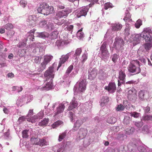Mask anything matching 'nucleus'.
Masks as SVG:
<instances>
[{
	"mask_svg": "<svg viewBox=\"0 0 152 152\" xmlns=\"http://www.w3.org/2000/svg\"><path fill=\"white\" fill-rule=\"evenodd\" d=\"M44 75L46 79L44 81L45 84L39 86L38 89L41 91H48L53 87V81L54 76V68L52 66L49 67L45 72Z\"/></svg>",
	"mask_w": 152,
	"mask_h": 152,
	"instance_id": "f257e3e1",
	"label": "nucleus"
},
{
	"mask_svg": "<svg viewBox=\"0 0 152 152\" xmlns=\"http://www.w3.org/2000/svg\"><path fill=\"white\" fill-rule=\"evenodd\" d=\"M86 80L85 79L79 83L77 82L73 89L74 96L77 98V95L78 96L80 93L85 91L86 88Z\"/></svg>",
	"mask_w": 152,
	"mask_h": 152,
	"instance_id": "f03ea898",
	"label": "nucleus"
},
{
	"mask_svg": "<svg viewBox=\"0 0 152 152\" xmlns=\"http://www.w3.org/2000/svg\"><path fill=\"white\" fill-rule=\"evenodd\" d=\"M128 71L133 75L138 74L141 72L140 63L137 60H132L130 62L128 67Z\"/></svg>",
	"mask_w": 152,
	"mask_h": 152,
	"instance_id": "7ed1b4c3",
	"label": "nucleus"
},
{
	"mask_svg": "<svg viewBox=\"0 0 152 152\" xmlns=\"http://www.w3.org/2000/svg\"><path fill=\"white\" fill-rule=\"evenodd\" d=\"M37 11L39 13L42 14L44 15H48L53 12V7H50L47 4L44 3L39 5Z\"/></svg>",
	"mask_w": 152,
	"mask_h": 152,
	"instance_id": "20e7f679",
	"label": "nucleus"
},
{
	"mask_svg": "<svg viewBox=\"0 0 152 152\" xmlns=\"http://www.w3.org/2000/svg\"><path fill=\"white\" fill-rule=\"evenodd\" d=\"M107 42H104L100 48V53L99 57L101 58L105 62L108 60L110 54L107 48Z\"/></svg>",
	"mask_w": 152,
	"mask_h": 152,
	"instance_id": "39448f33",
	"label": "nucleus"
},
{
	"mask_svg": "<svg viewBox=\"0 0 152 152\" xmlns=\"http://www.w3.org/2000/svg\"><path fill=\"white\" fill-rule=\"evenodd\" d=\"M53 58V56L48 54L44 55L42 59V61L39 66L37 68V71L42 72L46 68V65L49 64Z\"/></svg>",
	"mask_w": 152,
	"mask_h": 152,
	"instance_id": "423d86ee",
	"label": "nucleus"
},
{
	"mask_svg": "<svg viewBox=\"0 0 152 152\" xmlns=\"http://www.w3.org/2000/svg\"><path fill=\"white\" fill-rule=\"evenodd\" d=\"M142 38L148 42H151L152 40V31L149 28H145L143 31L141 33Z\"/></svg>",
	"mask_w": 152,
	"mask_h": 152,
	"instance_id": "0eeeda50",
	"label": "nucleus"
},
{
	"mask_svg": "<svg viewBox=\"0 0 152 152\" xmlns=\"http://www.w3.org/2000/svg\"><path fill=\"white\" fill-rule=\"evenodd\" d=\"M124 45V41L123 39L120 37H116L113 43V48L118 50L121 49Z\"/></svg>",
	"mask_w": 152,
	"mask_h": 152,
	"instance_id": "6e6552de",
	"label": "nucleus"
},
{
	"mask_svg": "<svg viewBox=\"0 0 152 152\" xmlns=\"http://www.w3.org/2000/svg\"><path fill=\"white\" fill-rule=\"evenodd\" d=\"M92 4L91 3L89 4L88 6L82 7L79 9L76 13L77 17L79 18L82 16H85L88 11L89 7H91Z\"/></svg>",
	"mask_w": 152,
	"mask_h": 152,
	"instance_id": "1a4fd4ad",
	"label": "nucleus"
},
{
	"mask_svg": "<svg viewBox=\"0 0 152 152\" xmlns=\"http://www.w3.org/2000/svg\"><path fill=\"white\" fill-rule=\"evenodd\" d=\"M119 76L118 80V86H120L122 84H124L126 81V75L125 70L121 69L119 72Z\"/></svg>",
	"mask_w": 152,
	"mask_h": 152,
	"instance_id": "9d476101",
	"label": "nucleus"
},
{
	"mask_svg": "<svg viewBox=\"0 0 152 152\" xmlns=\"http://www.w3.org/2000/svg\"><path fill=\"white\" fill-rule=\"evenodd\" d=\"M87 119V118L84 117H81L77 120L75 124L74 127L69 132H71V131L72 132H75L76 131L81 125L85 122Z\"/></svg>",
	"mask_w": 152,
	"mask_h": 152,
	"instance_id": "9b49d317",
	"label": "nucleus"
},
{
	"mask_svg": "<svg viewBox=\"0 0 152 152\" xmlns=\"http://www.w3.org/2000/svg\"><path fill=\"white\" fill-rule=\"evenodd\" d=\"M73 53V51H71L70 52L67 53L66 55H63L60 58V60L59 62V64L58 66V68H60L61 65L65 63L68 59L69 56L71 55L72 53Z\"/></svg>",
	"mask_w": 152,
	"mask_h": 152,
	"instance_id": "f8f14e48",
	"label": "nucleus"
},
{
	"mask_svg": "<svg viewBox=\"0 0 152 152\" xmlns=\"http://www.w3.org/2000/svg\"><path fill=\"white\" fill-rule=\"evenodd\" d=\"M104 89L107 90L110 93H113L116 90V86L114 83H110L108 86H105Z\"/></svg>",
	"mask_w": 152,
	"mask_h": 152,
	"instance_id": "ddd939ff",
	"label": "nucleus"
},
{
	"mask_svg": "<svg viewBox=\"0 0 152 152\" xmlns=\"http://www.w3.org/2000/svg\"><path fill=\"white\" fill-rule=\"evenodd\" d=\"M35 31V30L33 29L27 33L26 35V38L25 42H28V43H29L30 42L34 41V34Z\"/></svg>",
	"mask_w": 152,
	"mask_h": 152,
	"instance_id": "4468645a",
	"label": "nucleus"
},
{
	"mask_svg": "<svg viewBox=\"0 0 152 152\" xmlns=\"http://www.w3.org/2000/svg\"><path fill=\"white\" fill-rule=\"evenodd\" d=\"M78 102L76 100L75 96H74L70 102V104L68 108V110L73 111L75 110V109L78 106Z\"/></svg>",
	"mask_w": 152,
	"mask_h": 152,
	"instance_id": "2eb2a0df",
	"label": "nucleus"
},
{
	"mask_svg": "<svg viewBox=\"0 0 152 152\" xmlns=\"http://www.w3.org/2000/svg\"><path fill=\"white\" fill-rule=\"evenodd\" d=\"M87 130L86 129L81 128L80 129L77 136L78 140H80L84 138L87 134Z\"/></svg>",
	"mask_w": 152,
	"mask_h": 152,
	"instance_id": "dca6fc26",
	"label": "nucleus"
},
{
	"mask_svg": "<svg viewBox=\"0 0 152 152\" xmlns=\"http://www.w3.org/2000/svg\"><path fill=\"white\" fill-rule=\"evenodd\" d=\"M111 26L112 31H116L120 30L122 27V25L119 23H112Z\"/></svg>",
	"mask_w": 152,
	"mask_h": 152,
	"instance_id": "f3484780",
	"label": "nucleus"
},
{
	"mask_svg": "<svg viewBox=\"0 0 152 152\" xmlns=\"http://www.w3.org/2000/svg\"><path fill=\"white\" fill-rule=\"evenodd\" d=\"M97 71L95 68H93L92 70L89 69L88 71V79L91 80L94 79L97 75Z\"/></svg>",
	"mask_w": 152,
	"mask_h": 152,
	"instance_id": "a211bd4d",
	"label": "nucleus"
},
{
	"mask_svg": "<svg viewBox=\"0 0 152 152\" xmlns=\"http://www.w3.org/2000/svg\"><path fill=\"white\" fill-rule=\"evenodd\" d=\"M65 104L64 102H63V103L59 105V106L57 108V110L55 111V115L56 116L63 111L65 107L64 105Z\"/></svg>",
	"mask_w": 152,
	"mask_h": 152,
	"instance_id": "6ab92c4d",
	"label": "nucleus"
},
{
	"mask_svg": "<svg viewBox=\"0 0 152 152\" xmlns=\"http://www.w3.org/2000/svg\"><path fill=\"white\" fill-rule=\"evenodd\" d=\"M35 17L34 15L29 16L28 19L27 20V24L30 26H34L35 24Z\"/></svg>",
	"mask_w": 152,
	"mask_h": 152,
	"instance_id": "aec40b11",
	"label": "nucleus"
},
{
	"mask_svg": "<svg viewBox=\"0 0 152 152\" xmlns=\"http://www.w3.org/2000/svg\"><path fill=\"white\" fill-rule=\"evenodd\" d=\"M109 101V98L107 96H103L102 97L100 104L102 107H103L106 105Z\"/></svg>",
	"mask_w": 152,
	"mask_h": 152,
	"instance_id": "412c9836",
	"label": "nucleus"
},
{
	"mask_svg": "<svg viewBox=\"0 0 152 152\" xmlns=\"http://www.w3.org/2000/svg\"><path fill=\"white\" fill-rule=\"evenodd\" d=\"M130 9L128 8L126 10L125 13V16L123 20L126 21V22H129L132 20V19H131V15L129 13V10Z\"/></svg>",
	"mask_w": 152,
	"mask_h": 152,
	"instance_id": "4be33fe9",
	"label": "nucleus"
},
{
	"mask_svg": "<svg viewBox=\"0 0 152 152\" xmlns=\"http://www.w3.org/2000/svg\"><path fill=\"white\" fill-rule=\"evenodd\" d=\"M35 35L37 37L43 38L48 37H49L48 34L45 32H37L35 34Z\"/></svg>",
	"mask_w": 152,
	"mask_h": 152,
	"instance_id": "5701e85b",
	"label": "nucleus"
},
{
	"mask_svg": "<svg viewBox=\"0 0 152 152\" xmlns=\"http://www.w3.org/2000/svg\"><path fill=\"white\" fill-rule=\"evenodd\" d=\"M138 151L140 152H148L149 148L145 145L139 146L137 147Z\"/></svg>",
	"mask_w": 152,
	"mask_h": 152,
	"instance_id": "b1692460",
	"label": "nucleus"
},
{
	"mask_svg": "<svg viewBox=\"0 0 152 152\" xmlns=\"http://www.w3.org/2000/svg\"><path fill=\"white\" fill-rule=\"evenodd\" d=\"M113 34L111 30H108L104 36V39L108 41L110 40L113 37Z\"/></svg>",
	"mask_w": 152,
	"mask_h": 152,
	"instance_id": "393cba45",
	"label": "nucleus"
},
{
	"mask_svg": "<svg viewBox=\"0 0 152 152\" xmlns=\"http://www.w3.org/2000/svg\"><path fill=\"white\" fill-rule=\"evenodd\" d=\"M67 44L64 41L57 40L55 43V46H57L59 49L62 48L65 45Z\"/></svg>",
	"mask_w": 152,
	"mask_h": 152,
	"instance_id": "a878e982",
	"label": "nucleus"
},
{
	"mask_svg": "<svg viewBox=\"0 0 152 152\" xmlns=\"http://www.w3.org/2000/svg\"><path fill=\"white\" fill-rule=\"evenodd\" d=\"M55 26H56V25L54 26L51 22H49L47 25L46 29L48 31H51L56 28Z\"/></svg>",
	"mask_w": 152,
	"mask_h": 152,
	"instance_id": "bb28decb",
	"label": "nucleus"
},
{
	"mask_svg": "<svg viewBox=\"0 0 152 152\" xmlns=\"http://www.w3.org/2000/svg\"><path fill=\"white\" fill-rule=\"evenodd\" d=\"M135 130L134 127H129L128 128L126 129L124 131V133L128 135L132 134L133 133Z\"/></svg>",
	"mask_w": 152,
	"mask_h": 152,
	"instance_id": "cd10ccee",
	"label": "nucleus"
},
{
	"mask_svg": "<svg viewBox=\"0 0 152 152\" xmlns=\"http://www.w3.org/2000/svg\"><path fill=\"white\" fill-rule=\"evenodd\" d=\"M39 138H38V136L36 135L35 136H32L31 139V141L33 144L37 145L39 141Z\"/></svg>",
	"mask_w": 152,
	"mask_h": 152,
	"instance_id": "c85d7f7f",
	"label": "nucleus"
},
{
	"mask_svg": "<svg viewBox=\"0 0 152 152\" xmlns=\"http://www.w3.org/2000/svg\"><path fill=\"white\" fill-rule=\"evenodd\" d=\"M124 132L120 133L117 136V139L121 142L124 140V139L126 138L127 136L124 133Z\"/></svg>",
	"mask_w": 152,
	"mask_h": 152,
	"instance_id": "c756f323",
	"label": "nucleus"
},
{
	"mask_svg": "<svg viewBox=\"0 0 152 152\" xmlns=\"http://www.w3.org/2000/svg\"><path fill=\"white\" fill-rule=\"evenodd\" d=\"M67 131L66 130L64 132L59 134L58 139V140L59 142L67 138Z\"/></svg>",
	"mask_w": 152,
	"mask_h": 152,
	"instance_id": "7c9ffc66",
	"label": "nucleus"
},
{
	"mask_svg": "<svg viewBox=\"0 0 152 152\" xmlns=\"http://www.w3.org/2000/svg\"><path fill=\"white\" fill-rule=\"evenodd\" d=\"M88 54L86 51H85L82 54V57L80 60L82 63L83 64L87 59Z\"/></svg>",
	"mask_w": 152,
	"mask_h": 152,
	"instance_id": "2f4dec72",
	"label": "nucleus"
},
{
	"mask_svg": "<svg viewBox=\"0 0 152 152\" xmlns=\"http://www.w3.org/2000/svg\"><path fill=\"white\" fill-rule=\"evenodd\" d=\"M116 121L117 119L115 117L112 116L108 117L107 122L110 124H113L116 122Z\"/></svg>",
	"mask_w": 152,
	"mask_h": 152,
	"instance_id": "473e14b6",
	"label": "nucleus"
},
{
	"mask_svg": "<svg viewBox=\"0 0 152 152\" xmlns=\"http://www.w3.org/2000/svg\"><path fill=\"white\" fill-rule=\"evenodd\" d=\"M142 37V36L141 34H137L135 36L133 40L136 42V44H138L140 42L141 38Z\"/></svg>",
	"mask_w": 152,
	"mask_h": 152,
	"instance_id": "72a5a7b5",
	"label": "nucleus"
},
{
	"mask_svg": "<svg viewBox=\"0 0 152 152\" xmlns=\"http://www.w3.org/2000/svg\"><path fill=\"white\" fill-rule=\"evenodd\" d=\"M58 32L56 30H55V31L51 33L50 36H49V38L51 40H53L56 39L58 37Z\"/></svg>",
	"mask_w": 152,
	"mask_h": 152,
	"instance_id": "f704fd0d",
	"label": "nucleus"
},
{
	"mask_svg": "<svg viewBox=\"0 0 152 152\" xmlns=\"http://www.w3.org/2000/svg\"><path fill=\"white\" fill-rule=\"evenodd\" d=\"M38 118L36 115H34L32 117H28L27 118V120L28 121L31 122L32 123H34L38 121Z\"/></svg>",
	"mask_w": 152,
	"mask_h": 152,
	"instance_id": "c9c22d12",
	"label": "nucleus"
},
{
	"mask_svg": "<svg viewBox=\"0 0 152 152\" xmlns=\"http://www.w3.org/2000/svg\"><path fill=\"white\" fill-rule=\"evenodd\" d=\"M49 119L48 118H44L42 121L39 122V125L42 126H46L48 123Z\"/></svg>",
	"mask_w": 152,
	"mask_h": 152,
	"instance_id": "e433bc0d",
	"label": "nucleus"
},
{
	"mask_svg": "<svg viewBox=\"0 0 152 152\" xmlns=\"http://www.w3.org/2000/svg\"><path fill=\"white\" fill-rule=\"evenodd\" d=\"M82 29L83 28H81L77 33V37L79 39H81L84 37V34L82 32Z\"/></svg>",
	"mask_w": 152,
	"mask_h": 152,
	"instance_id": "4c0bfd02",
	"label": "nucleus"
},
{
	"mask_svg": "<svg viewBox=\"0 0 152 152\" xmlns=\"http://www.w3.org/2000/svg\"><path fill=\"white\" fill-rule=\"evenodd\" d=\"M69 147L66 146H63L57 150L58 152H69Z\"/></svg>",
	"mask_w": 152,
	"mask_h": 152,
	"instance_id": "58836bf2",
	"label": "nucleus"
},
{
	"mask_svg": "<svg viewBox=\"0 0 152 152\" xmlns=\"http://www.w3.org/2000/svg\"><path fill=\"white\" fill-rule=\"evenodd\" d=\"M132 93V90H129V94L128 96V98L129 99H136V95L134 94H131Z\"/></svg>",
	"mask_w": 152,
	"mask_h": 152,
	"instance_id": "ea45409f",
	"label": "nucleus"
},
{
	"mask_svg": "<svg viewBox=\"0 0 152 152\" xmlns=\"http://www.w3.org/2000/svg\"><path fill=\"white\" fill-rule=\"evenodd\" d=\"M73 68V66L72 65H70L67 69L65 74V78L67 77L69 75V74L71 72Z\"/></svg>",
	"mask_w": 152,
	"mask_h": 152,
	"instance_id": "a19ab883",
	"label": "nucleus"
},
{
	"mask_svg": "<svg viewBox=\"0 0 152 152\" xmlns=\"http://www.w3.org/2000/svg\"><path fill=\"white\" fill-rule=\"evenodd\" d=\"M24 98V96H23L21 98H19L16 101V104L18 106L21 107L23 104V99Z\"/></svg>",
	"mask_w": 152,
	"mask_h": 152,
	"instance_id": "79ce46f5",
	"label": "nucleus"
},
{
	"mask_svg": "<svg viewBox=\"0 0 152 152\" xmlns=\"http://www.w3.org/2000/svg\"><path fill=\"white\" fill-rule=\"evenodd\" d=\"M54 23L58 26L61 25L62 24L66 22V20L64 19L58 20H55L53 21Z\"/></svg>",
	"mask_w": 152,
	"mask_h": 152,
	"instance_id": "37998d69",
	"label": "nucleus"
},
{
	"mask_svg": "<svg viewBox=\"0 0 152 152\" xmlns=\"http://www.w3.org/2000/svg\"><path fill=\"white\" fill-rule=\"evenodd\" d=\"M131 121L130 117L128 116H126L124 117L123 121V123L125 125L129 124Z\"/></svg>",
	"mask_w": 152,
	"mask_h": 152,
	"instance_id": "c03bdc74",
	"label": "nucleus"
},
{
	"mask_svg": "<svg viewBox=\"0 0 152 152\" xmlns=\"http://www.w3.org/2000/svg\"><path fill=\"white\" fill-rule=\"evenodd\" d=\"M91 142V141L90 138L89 137H87L86 138L84 139L83 142V145L84 147H87L90 144Z\"/></svg>",
	"mask_w": 152,
	"mask_h": 152,
	"instance_id": "a18cd8bd",
	"label": "nucleus"
},
{
	"mask_svg": "<svg viewBox=\"0 0 152 152\" xmlns=\"http://www.w3.org/2000/svg\"><path fill=\"white\" fill-rule=\"evenodd\" d=\"M48 144L46 140L44 138L39 140V142L37 144V145H39L41 146L46 145Z\"/></svg>",
	"mask_w": 152,
	"mask_h": 152,
	"instance_id": "49530a36",
	"label": "nucleus"
},
{
	"mask_svg": "<svg viewBox=\"0 0 152 152\" xmlns=\"http://www.w3.org/2000/svg\"><path fill=\"white\" fill-rule=\"evenodd\" d=\"M137 146V144H133L132 148L129 149V151L131 152H137L138 150Z\"/></svg>",
	"mask_w": 152,
	"mask_h": 152,
	"instance_id": "de8ad7c7",
	"label": "nucleus"
},
{
	"mask_svg": "<svg viewBox=\"0 0 152 152\" xmlns=\"http://www.w3.org/2000/svg\"><path fill=\"white\" fill-rule=\"evenodd\" d=\"M69 115L72 122H73L75 121V119L76 117L72 112L69 111Z\"/></svg>",
	"mask_w": 152,
	"mask_h": 152,
	"instance_id": "09e8293b",
	"label": "nucleus"
},
{
	"mask_svg": "<svg viewBox=\"0 0 152 152\" xmlns=\"http://www.w3.org/2000/svg\"><path fill=\"white\" fill-rule=\"evenodd\" d=\"M42 57L41 56H36L34 57L33 60H34V62L36 64H39L40 63Z\"/></svg>",
	"mask_w": 152,
	"mask_h": 152,
	"instance_id": "8fccbe9b",
	"label": "nucleus"
},
{
	"mask_svg": "<svg viewBox=\"0 0 152 152\" xmlns=\"http://www.w3.org/2000/svg\"><path fill=\"white\" fill-rule=\"evenodd\" d=\"M56 15L59 18H61L65 16H66L67 15L64 11L62 10L59 12Z\"/></svg>",
	"mask_w": 152,
	"mask_h": 152,
	"instance_id": "3c124183",
	"label": "nucleus"
},
{
	"mask_svg": "<svg viewBox=\"0 0 152 152\" xmlns=\"http://www.w3.org/2000/svg\"><path fill=\"white\" fill-rule=\"evenodd\" d=\"M123 106L127 110L130 109V104L126 100H124L123 102Z\"/></svg>",
	"mask_w": 152,
	"mask_h": 152,
	"instance_id": "603ef678",
	"label": "nucleus"
},
{
	"mask_svg": "<svg viewBox=\"0 0 152 152\" xmlns=\"http://www.w3.org/2000/svg\"><path fill=\"white\" fill-rule=\"evenodd\" d=\"M47 21L46 20L41 21L39 23V26L40 27L45 28L46 29L47 25Z\"/></svg>",
	"mask_w": 152,
	"mask_h": 152,
	"instance_id": "864d4df0",
	"label": "nucleus"
},
{
	"mask_svg": "<svg viewBox=\"0 0 152 152\" xmlns=\"http://www.w3.org/2000/svg\"><path fill=\"white\" fill-rule=\"evenodd\" d=\"M28 130L25 129L22 131V137L23 138H26L28 137Z\"/></svg>",
	"mask_w": 152,
	"mask_h": 152,
	"instance_id": "5fc2aeb1",
	"label": "nucleus"
},
{
	"mask_svg": "<svg viewBox=\"0 0 152 152\" xmlns=\"http://www.w3.org/2000/svg\"><path fill=\"white\" fill-rule=\"evenodd\" d=\"M151 46V45L150 43H147L143 45L142 47L145 48L146 51H148L150 49Z\"/></svg>",
	"mask_w": 152,
	"mask_h": 152,
	"instance_id": "6e6d98bb",
	"label": "nucleus"
},
{
	"mask_svg": "<svg viewBox=\"0 0 152 152\" xmlns=\"http://www.w3.org/2000/svg\"><path fill=\"white\" fill-rule=\"evenodd\" d=\"M4 137L6 139H10L11 137L10 136V129H8L7 131L4 133Z\"/></svg>",
	"mask_w": 152,
	"mask_h": 152,
	"instance_id": "4d7b16f0",
	"label": "nucleus"
},
{
	"mask_svg": "<svg viewBox=\"0 0 152 152\" xmlns=\"http://www.w3.org/2000/svg\"><path fill=\"white\" fill-rule=\"evenodd\" d=\"M142 131L144 134H147L149 133V130L148 127L147 125L144 126L142 128Z\"/></svg>",
	"mask_w": 152,
	"mask_h": 152,
	"instance_id": "13d9d810",
	"label": "nucleus"
},
{
	"mask_svg": "<svg viewBox=\"0 0 152 152\" xmlns=\"http://www.w3.org/2000/svg\"><path fill=\"white\" fill-rule=\"evenodd\" d=\"M62 122L61 121H58L54 123L52 125V127L53 128H55L61 124Z\"/></svg>",
	"mask_w": 152,
	"mask_h": 152,
	"instance_id": "bf43d9fd",
	"label": "nucleus"
},
{
	"mask_svg": "<svg viewBox=\"0 0 152 152\" xmlns=\"http://www.w3.org/2000/svg\"><path fill=\"white\" fill-rule=\"evenodd\" d=\"M130 115L131 116L137 118L140 116V113H137L136 112H131L130 113Z\"/></svg>",
	"mask_w": 152,
	"mask_h": 152,
	"instance_id": "052dcab7",
	"label": "nucleus"
},
{
	"mask_svg": "<svg viewBox=\"0 0 152 152\" xmlns=\"http://www.w3.org/2000/svg\"><path fill=\"white\" fill-rule=\"evenodd\" d=\"M142 24V21L140 19H138L135 24V26L137 28H139Z\"/></svg>",
	"mask_w": 152,
	"mask_h": 152,
	"instance_id": "680f3d73",
	"label": "nucleus"
},
{
	"mask_svg": "<svg viewBox=\"0 0 152 152\" xmlns=\"http://www.w3.org/2000/svg\"><path fill=\"white\" fill-rule=\"evenodd\" d=\"M82 49L81 48H77L75 50V53L74 54L75 57L79 56L82 52Z\"/></svg>",
	"mask_w": 152,
	"mask_h": 152,
	"instance_id": "e2e57ef3",
	"label": "nucleus"
},
{
	"mask_svg": "<svg viewBox=\"0 0 152 152\" xmlns=\"http://www.w3.org/2000/svg\"><path fill=\"white\" fill-rule=\"evenodd\" d=\"M145 95L144 91L140 90L139 93V96L140 99L142 100L143 99Z\"/></svg>",
	"mask_w": 152,
	"mask_h": 152,
	"instance_id": "0e129e2a",
	"label": "nucleus"
},
{
	"mask_svg": "<svg viewBox=\"0 0 152 152\" xmlns=\"http://www.w3.org/2000/svg\"><path fill=\"white\" fill-rule=\"evenodd\" d=\"M112 4L110 2H107L105 3L104 5V8L105 10H107L109 8H112L113 7Z\"/></svg>",
	"mask_w": 152,
	"mask_h": 152,
	"instance_id": "69168bd1",
	"label": "nucleus"
},
{
	"mask_svg": "<svg viewBox=\"0 0 152 152\" xmlns=\"http://www.w3.org/2000/svg\"><path fill=\"white\" fill-rule=\"evenodd\" d=\"M112 57V60L114 63L116 62L118 57L119 56L116 54H115L111 56Z\"/></svg>",
	"mask_w": 152,
	"mask_h": 152,
	"instance_id": "338daca9",
	"label": "nucleus"
},
{
	"mask_svg": "<svg viewBox=\"0 0 152 152\" xmlns=\"http://www.w3.org/2000/svg\"><path fill=\"white\" fill-rule=\"evenodd\" d=\"M124 107L122 104L118 105L116 108V110L118 111L123 110H124Z\"/></svg>",
	"mask_w": 152,
	"mask_h": 152,
	"instance_id": "774afa93",
	"label": "nucleus"
}]
</instances>
